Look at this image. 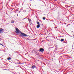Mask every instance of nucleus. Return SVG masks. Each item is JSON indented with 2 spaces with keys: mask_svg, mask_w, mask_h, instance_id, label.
I'll list each match as a JSON object with an SVG mask.
<instances>
[{
  "mask_svg": "<svg viewBox=\"0 0 74 74\" xmlns=\"http://www.w3.org/2000/svg\"><path fill=\"white\" fill-rule=\"evenodd\" d=\"M8 60H11V58L9 57L8 58Z\"/></svg>",
  "mask_w": 74,
  "mask_h": 74,
  "instance_id": "8",
  "label": "nucleus"
},
{
  "mask_svg": "<svg viewBox=\"0 0 74 74\" xmlns=\"http://www.w3.org/2000/svg\"><path fill=\"white\" fill-rule=\"evenodd\" d=\"M29 22H30V21H31V19H29Z\"/></svg>",
  "mask_w": 74,
  "mask_h": 74,
  "instance_id": "12",
  "label": "nucleus"
},
{
  "mask_svg": "<svg viewBox=\"0 0 74 74\" xmlns=\"http://www.w3.org/2000/svg\"><path fill=\"white\" fill-rule=\"evenodd\" d=\"M4 32V29L2 28L0 29V33H2Z\"/></svg>",
  "mask_w": 74,
  "mask_h": 74,
  "instance_id": "3",
  "label": "nucleus"
},
{
  "mask_svg": "<svg viewBox=\"0 0 74 74\" xmlns=\"http://www.w3.org/2000/svg\"><path fill=\"white\" fill-rule=\"evenodd\" d=\"M21 36H24V37L27 36V35L24 33H22V32H21Z\"/></svg>",
  "mask_w": 74,
  "mask_h": 74,
  "instance_id": "2",
  "label": "nucleus"
},
{
  "mask_svg": "<svg viewBox=\"0 0 74 74\" xmlns=\"http://www.w3.org/2000/svg\"><path fill=\"white\" fill-rule=\"evenodd\" d=\"M65 25H66V23H65Z\"/></svg>",
  "mask_w": 74,
  "mask_h": 74,
  "instance_id": "14",
  "label": "nucleus"
},
{
  "mask_svg": "<svg viewBox=\"0 0 74 74\" xmlns=\"http://www.w3.org/2000/svg\"><path fill=\"white\" fill-rule=\"evenodd\" d=\"M43 20H45V17H43Z\"/></svg>",
  "mask_w": 74,
  "mask_h": 74,
  "instance_id": "10",
  "label": "nucleus"
},
{
  "mask_svg": "<svg viewBox=\"0 0 74 74\" xmlns=\"http://www.w3.org/2000/svg\"><path fill=\"white\" fill-rule=\"evenodd\" d=\"M18 64H20V63L19 62V63H18Z\"/></svg>",
  "mask_w": 74,
  "mask_h": 74,
  "instance_id": "15",
  "label": "nucleus"
},
{
  "mask_svg": "<svg viewBox=\"0 0 74 74\" xmlns=\"http://www.w3.org/2000/svg\"><path fill=\"white\" fill-rule=\"evenodd\" d=\"M40 26V25H37L36 27L37 28H39Z\"/></svg>",
  "mask_w": 74,
  "mask_h": 74,
  "instance_id": "5",
  "label": "nucleus"
},
{
  "mask_svg": "<svg viewBox=\"0 0 74 74\" xmlns=\"http://www.w3.org/2000/svg\"><path fill=\"white\" fill-rule=\"evenodd\" d=\"M37 24H38V25H39L40 24V22H38L37 23Z\"/></svg>",
  "mask_w": 74,
  "mask_h": 74,
  "instance_id": "9",
  "label": "nucleus"
},
{
  "mask_svg": "<svg viewBox=\"0 0 74 74\" xmlns=\"http://www.w3.org/2000/svg\"><path fill=\"white\" fill-rule=\"evenodd\" d=\"M16 33H17V34L19 33L20 32L19 29H18V28H16Z\"/></svg>",
  "mask_w": 74,
  "mask_h": 74,
  "instance_id": "1",
  "label": "nucleus"
},
{
  "mask_svg": "<svg viewBox=\"0 0 74 74\" xmlns=\"http://www.w3.org/2000/svg\"><path fill=\"white\" fill-rule=\"evenodd\" d=\"M34 66H32V68H34Z\"/></svg>",
  "mask_w": 74,
  "mask_h": 74,
  "instance_id": "11",
  "label": "nucleus"
},
{
  "mask_svg": "<svg viewBox=\"0 0 74 74\" xmlns=\"http://www.w3.org/2000/svg\"><path fill=\"white\" fill-rule=\"evenodd\" d=\"M11 23H14V21L13 20H12L11 21Z\"/></svg>",
  "mask_w": 74,
  "mask_h": 74,
  "instance_id": "6",
  "label": "nucleus"
},
{
  "mask_svg": "<svg viewBox=\"0 0 74 74\" xmlns=\"http://www.w3.org/2000/svg\"><path fill=\"white\" fill-rule=\"evenodd\" d=\"M40 11V12H41V11Z\"/></svg>",
  "mask_w": 74,
  "mask_h": 74,
  "instance_id": "17",
  "label": "nucleus"
},
{
  "mask_svg": "<svg viewBox=\"0 0 74 74\" xmlns=\"http://www.w3.org/2000/svg\"><path fill=\"white\" fill-rule=\"evenodd\" d=\"M55 28H57V27H55Z\"/></svg>",
  "mask_w": 74,
  "mask_h": 74,
  "instance_id": "16",
  "label": "nucleus"
},
{
  "mask_svg": "<svg viewBox=\"0 0 74 74\" xmlns=\"http://www.w3.org/2000/svg\"><path fill=\"white\" fill-rule=\"evenodd\" d=\"M44 51V50L43 49L40 48V52H43Z\"/></svg>",
  "mask_w": 74,
  "mask_h": 74,
  "instance_id": "4",
  "label": "nucleus"
},
{
  "mask_svg": "<svg viewBox=\"0 0 74 74\" xmlns=\"http://www.w3.org/2000/svg\"><path fill=\"white\" fill-rule=\"evenodd\" d=\"M64 41V39H61V42H62V41Z\"/></svg>",
  "mask_w": 74,
  "mask_h": 74,
  "instance_id": "7",
  "label": "nucleus"
},
{
  "mask_svg": "<svg viewBox=\"0 0 74 74\" xmlns=\"http://www.w3.org/2000/svg\"><path fill=\"white\" fill-rule=\"evenodd\" d=\"M0 45H2V46H3V45H2V44H1V43H0Z\"/></svg>",
  "mask_w": 74,
  "mask_h": 74,
  "instance_id": "13",
  "label": "nucleus"
}]
</instances>
